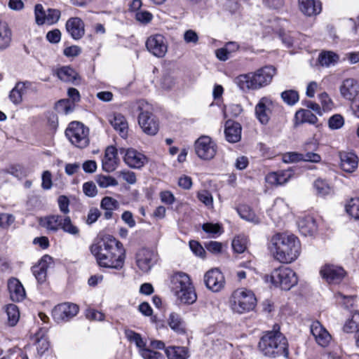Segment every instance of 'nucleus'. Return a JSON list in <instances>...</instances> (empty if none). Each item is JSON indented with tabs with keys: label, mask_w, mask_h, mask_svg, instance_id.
Returning <instances> with one entry per match:
<instances>
[{
	"label": "nucleus",
	"mask_w": 359,
	"mask_h": 359,
	"mask_svg": "<svg viewBox=\"0 0 359 359\" xmlns=\"http://www.w3.org/2000/svg\"><path fill=\"white\" fill-rule=\"evenodd\" d=\"M90 249L99 266L116 269L123 266L126 251L122 243L114 236H104Z\"/></svg>",
	"instance_id": "1"
},
{
	"label": "nucleus",
	"mask_w": 359,
	"mask_h": 359,
	"mask_svg": "<svg viewBox=\"0 0 359 359\" xmlns=\"http://www.w3.org/2000/svg\"><path fill=\"white\" fill-rule=\"evenodd\" d=\"M269 248L274 259L282 264L295 262L301 253L300 241L293 234L276 233L271 237Z\"/></svg>",
	"instance_id": "2"
},
{
	"label": "nucleus",
	"mask_w": 359,
	"mask_h": 359,
	"mask_svg": "<svg viewBox=\"0 0 359 359\" xmlns=\"http://www.w3.org/2000/svg\"><path fill=\"white\" fill-rule=\"evenodd\" d=\"M276 74L272 66H265L255 72L243 74L236 77L234 81L243 91L259 90L269 85Z\"/></svg>",
	"instance_id": "3"
},
{
	"label": "nucleus",
	"mask_w": 359,
	"mask_h": 359,
	"mask_svg": "<svg viewBox=\"0 0 359 359\" xmlns=\"http://www.w3.org/2000/svg\"><path fill=\"white\" fill-rule=\"evenodd\" d=\"M258 350L264 356L276 358L288 355V344L285 337L277 329L267 331L258 343Z\"/></svg>",
	"instance_id": "4"
},
{
	"label": "nucleus",
	"mask_w": 359,
	"mask_h": 359,
	"mask_svg": "<svg viewBox=\"0 0 359 359\" xmlns=\"http://www.w3.org/2000/svg\"><path fill=\"white\" fill-rule=\"evenodd\" d=\"M170 287L181 303L191 304L196 300V294L189 276L181 271L170 276Z\"/></svg>",
	"instance_id": "5"
},
{
	"label": "nucleus",
	"mask_w": 359,
	"mask_h": 359,
	"mask_svg": "<svg viewBox=\"0 0 359 359\" xmlns=\"http://www.w3.org/2000/svg\"><path fill=\"white\" fill-rule=\"evenodd\" d=\"M139 113L138 123L142 131L149 135H155L159 129L158 122L152 114L151 105L144 100H139L133 106Z\"/></svg>",
	"instance_id": "6"
},
{
	"label": "nucleus",
	"mask_w": 359,
	"mask_h": 359,
	"mask_svg": "<svg viewBox=\"0 0 359 359\" xmlns=\"http://www.w3.org/2000/svg\"><path fill=\"white\" fill-rule=\"evenodd\" d=\"M257 299L252 291L245 288H238L231 294L230 304L232 310L238 313H243L252 310Z\"/></svg>",
	"instance_id": "7"
},
{
	"label": "nucleus",
	"mask_w": 359,
	"mask_h": 359,
	"mask_svg": "<svg viewBox=\"0 0 359 359\" xmlns=\"http://www.w3.org/2000/svg\"><path fill=\"white\" fill-rule=\"evenodd\" d=\"M277 287L289 290L295 285L298 280L295 272L289 267L279 266L273 269L271 274L266 276V280Z\"/></svg>",
	"instance_id": "8"
},
{
	"label": "nucleus",
	"mask_w": 359,
	"mask_h": 359,
	"mask_svg": "<svg viewBox=\"0 0 359 359\" xmlns=\"http://www.w3.org/2000/svg\"><path fill=\"white\" fill-rule=\"evenodd\" d=\"M65 135L72 144L79 148H84L89 144L88 129L80 122L70 123Z\"/></svg>",
	"instance_id": "9"
},
{
	"label": "nucleus",
	"mask_w": 359,
	"mask_h": 359,
	"mask_svg": "<svg viewBox=\"0 0 359 359\" xmlns=\"http://www.w3.org/2000/svg\"><path fill=\"white\" fill-rule=\"evenodd\" d=\"M194 148L196 155L203 160L213 158L217 149L216 143L207 135L198 137L195 142Z\"/></svg>",
	"instance_id": "10"
},
{
	"label": "nucleus",
	"mask_w": 359,
	"mask_h": 359,
	"mask_svg": "<svg viewBox=\"0 0 359 359\" xmlns=\"http://www.w3.org/2000/svg\"><path fill=\"white\" fill-rule=\"evenodd\" d=\"M277 104L269 96L261 97L255 107L256 118L262 124H267Z\"/></svg>",
	"instance_id": "11"
},
{
	"label": "nucleus",
	"mask_w": 359,
	"mask_h": 359,
	"mask_svg": "<svg viewBox=\"0 0 359 359\" xmlns=\"http://www.w3.org/2000/svg\"><path fill=\"white\" fill-rule=\"evenodd\" d=\"M124 163L130 168L140 169L148 161L147 156L133 148H120Z\"/></svg>",
	"instance_id": "12"
},
{
	"label": "nucleus",
	"mask_w": 359,
	"mask_h": 359,
	"mask_svg": "<svg viewBox=\"0 0 359 359\" xmlns=\"http://www.w3.org/2000/svg\"><path fill=\"white\" fill-rule=\"evenodd\" d=\"M79 306L73 303L65 302L54 307L52 316L57 323L67 322L79 312Z\"/></svg>",
	"instance_id": "13"
},
{
	"label": "nucleus",
	"mask_w": 359,
	"mask_h": 359,
	"mask_svg": "<svg viewBox=\"0 0 359 359\" xmlns=\"http://www.w3.org/2000/svg\"><path fill=\"white\" fill-rule=\"evenodd\" d=\"M156 261V253L149 249H140L136 255V264L143 273L149 272Z\"/></svg>",
	"instance_id": "14"
},
{
	"label": "nucleus",
	"mask_w": 359,
	"mask_h": 359,
	"mask_svg": "<svg viewBox=\"0 0 359 359\" xmlns=\"http://www.w3.org/2000/svg\"><path fill=\"white\" fill-rule=\"evenodd\" d=\"M320 273L329 284H339L346 275V272L342 267L332 264L323 266L320 271Z\"/></svg>",
	"instance_id": "15"
},
{
	"label": "nucleus",
	"mask_w": 359,
	"mask_h": 359,
	"mask_svg": "<svg viewBox=\"0 0 359 359\" xmlns=\"http://www.w3.org/2000/svg\"><path fill=\"white\" fill-rule=\"evenodd\" d=\"M204 283L207 288L217 292L224 287V277L218 269H212L205 273Z\"/></svg>",
	"instance_id": "16"
},
{
	"label": "nucleus",
	"mask_w": 359,
	"mask_h": 359,
	"mask_svg": "<svg viewBox=\"0 0 359 359\" xmlns=\"http://www.w3.org/2000/svg\"><path fill=\"white\" fill-rule=\"evenodd\" d=\"M147 50L158 57H163L168 50L165 38L161 34H154L149 36L146 42Z\"/></svg>",
	"instance_id": "17"
},
{
	"label": "nucleus",
	"mask_w": 359,
	"mask_h": 359,
	"mask_svg": "<svg viewBox=\"0 0 359 359\" xmlns=\"http://www.w3.org/2000/svg\"><path fill=\"white\" fill-rule=\"evenodd\" d=\"M339 93L346 100L354 101L359 95V81L354 78L345 79L339 86Z\"/></svg>",
	"instance_id": "18"
},
{
	"label": "nucleus",
	"mask_w": 359,
	"mask_h": 359,
	"mask_svg": "<svg viewBox=\"0 0 359 359\" xmlns=\"http://www.w3.org/2000/svg\"><path fill=\"white\" fill-rule=\"evenodd\" d=\"M290 212V210L286 202L282 198H276L269 212V215L276 224H279L287 217Z\"/></svg>",
	"instance_id": "19"
},
{
	"label": "nucleus",
	"mask_w": 359,
	"mask_h": 359,
	"mask_svg": "<svg viewBox=\"0 0 359 359\" xmlns=\"http://www.w3.org/2000/svg\"><path fill=\"white\" fill-rule=\"evenodd\" d=\"M310 328L316 343L322 347L327 346L332 337L322 324L319 321H314L311 323Z\"/></svg>",
	"instance_id": "20"
},
{
	"label": "nucleus",
	"mask_w": 359,
	"mask_h": 359,
	"mask_svg": "<svg viewBox=\"0 0 359 359\" xmlns=\"http://www.w3.org/2000/svg\"><path fill=\"white\" fill-rule=\"evenodd\" d=\"M119 159L117 156V149L110 146L107 147L104 156L102 159V167L104 171L111 172L118 167Z\"/></svg>",
	"instance_id": "21"
},
{
	"label": "nucleus",
	"mask_w": 359,
	"mask_h": 359,
	"mask_svg": "<svg viewBox=\"0 0 359 359\" xmlns=\"http://www.w3.org/2000/svg\"><path fill=\"white\" fill-rule=\"evenodd\" d=\"M67 32L75 40L81 39L85 34V25L83 20L77 17L69 18L65 25Z\"/></svg>",
	"instance_id": "22"
},
{
	"label": "nucleus",
	"mask_w": 359,
	"mask_h": 359,
	"mask_svg": "<svg viewBox=\"0 0 359 359\" xmlns=\"http://www.w3.org/2000/svg\"><path fill=\"white\" fill-rule=\"evenodd\" d=\"M108 121L123 138L128 137V124L123 115L119 113H114L108 116Z\"/></svg>",
	"instance_id": "23"
},
{
	"label": "nucleus",
	"mask_w": 359,
	"mask_h": 359,
	"mask_svg": "<svg viewBox=\"0 0 359 359\" xmlns=\"http://www.w3.org/2000/svg\"><path fill=\"white\" fill-rule=\"evenodd\" d=\"M51 263L52 257L46 255L43 256L38 264L32 267L33 275L39 283H43L46 280L47 270Z\"/></svg>",
	"instance_id": "24"
},
{
	"label": "nucleus",
	"mask_w": 359,
	"mask_h": 359,
	"mask_svg": "<svg viewBox=\"0 0 359 359\" xmlns=\"http://www.w3.org/2000/svg\"><path fill=\"white\" fill-rule=\"evenodd\" d=\"M340 167L346 172H354L358 165V157L353 152L341 151L339 153Z\"/></svg>",
	"instance_id": "25"
},
{
	"label": "nucleus",
	"mask_w": 359,
	"mask_h": 359,
	"mask_svg": "<svg viewBox=\"0 0 359 359\" xmlns=\"http://www.w3.org/2000/svg\"><path fill=\"white\" fill-rule=\"evenodd\" d=\"M7 285L10 297L13 301L20 302L25 299L26 296L25 290L18 279L11 278L8 279Z\"/></svg>",
	"instance_id": "26"
},
{
	"label": "nucleus",
	"mask_w": 359,
	"mask_h": 359,
	"mask_svg": "<svg viewBox=\"0 0 359 359\" xmlns=\"http://www.w3.org/2000/svg\"><path fill=\"white\" fill-rule=\"evenodd\" d=\"M242 128L239 123L229 120L226 122L224 134L226 140L231 143H236L241 139Z\"/></svg>",
	"instance_id": "27"
},
{
	"label": "nucleus",
	"mask_w": 359,
	"mask_h": 359,
	"mask_svg": "<svg viewBox=\"0 0 359 359\" xmlns=\"http://www.w3.org/2000/svg\"><path fill=\"white\" fill-rule=\"evenodd\" d=\"M298 3L301 12L307 16L317 15L322 11L319 0H298Z\"/></svg>",
	"instance_id": "28"
},
{
	"label": "nucleus",
	"mask_w": 359,
	"mask_h": 359,
	"mask_svg": "<svg viewBox=\"0 0 359 359\" xmlns=\"http://www.w3.org/2000/svg\"><path fill=\"white\" fill-rule=\"evenodd\" d=\"M32 83L30 81L18 82L15 87L11 90L9 98L15 104H19L22 101V95L31 88Z\"/></svg>",
	"instance_id": "29"
},
{
	"label": "nucleus",
	"mask_w": 359,
	"mask_h": 359,
	"mask_svg": "<svg viewBox=\"0 0 359 359\" xmlns=\"http://www.w3.org/2000/svg\"><path fill=\"white\" fill-rule=\"evenodd\" d=\"M297 225L300 233L305 236H312L317 231L316 220L311 215L300 218Z\"/></svg>",
	"instance_id": "30"
},
{
	"label": "nucleus",
	"mask_w": 359,
	"mask_h": 359,
	"mask_svg": "<svg viewBox=\"0 0 359 359\" xmlns=\"http://www.w3.org/2000/svg\"><path fill=\"white\" fill-rule=\"evenodd\" d=\"M168 324L175 332L182 334L186 332L185 323L180 314L170 313L167 320Z\"/></svg>",
	"instance_id": "31"
},
{
	"label": "nucleus",
	"mask_w": 359,
	"mask_h": 359,
	"mask_svg": "<svg viewBox=\"0 0 359 359\" xmlns=\"http://www.w3.org/2000/svg\"><path fill=\"white\" fill-rule=\"evenodd\" d=\"M12 41V32L8 26L0 20V52L8 48Z\"/></svg>",
	"instance_id": "32"
},
{
	"label": "nucleus",
	"mask_w": 359,
	"mask_h": 359,
	"mask_svg": "<svg viewBox=\"0 0 359 359\" xmlns=\"http://www.w3.org/2000/svg\"><path fill=\"white\" fill-rule=\"evenodd\" d=\"M294 118L296 121V125L304 123L316 124L318 121L317 116L310 110L304 109H299L295 113Z\"/></svg>",
	"instance_id": "33"
},
{
	"label": "nucleus",
	"mask_w": 359,
	"mask_h": 359,
	"mask_svg": "<svg viewBox=\"0 0 359 359\" xmlns=\"http://www.w3.org/2000/svg\"><path fill=\"white\" fill-rule=\"evenodd\" d=\"M56 75L64 82L73 83L78 79V74L72 67L64 66L57 69Z\"/></svg>",
	"instance_id": "34"
},
{
	"label": "nucleus",
	"mask_w": 359,
	"mask_h": 359,
	"mask_svg": "<svg viewBox=\"0 0 359 359\" xmlns=\"http://www.w3.org/2000/svg\"><path fill=\"white\" fill-rule=\"evenodd\" d=\"M168 359H187L189 351L184 346H169L165 350Z\"/></svg>",
	"instance_id": "35"
},
{
	"label": "nucleus",
	"mask_w": 359,
	"mask_h": 359,
	"mask_svg": "<svg viewBox=\"0 0 359 359\" xmlns=\"http://www.w3.org/2000/svg\"><path fill=\"white\" fill-rule=\"evenodd\" d=\"M62 217L58 215H53L46 217L41 219V224L48 230L57 231L61 225Z\"/></svg>",
	"instance_id": "36"
},
{
	"label": "nucleus",
	"mask_w": 359,
	"mask_h": 359,
	"mask_svg": "<svg viewBox=\"0 0 359 359\" xmlns=\"http://www.w3.org/2000/svg\"><path fill=\"white\" fill-rule=\"evenodd\" d=\"M237 212L243 219L252 222L255 224L260 222L259 217H257L251 208L246 205H240L237 208Z\"/></svg>",
	"instance_id": "37"
},
{
	"label": "nucleus",
	"mask_w": 359,
	"mask_h": 359,
	"mask_svg": "<svg viewBox=\"0 0 359 359\" xmlns=\"http://www.w3.org/2000/svg\"><path fill=\"white\" fill-rule=\"evenodd\" d=\"M339 60V55L332 51H323L318 56L319 63L326 67L336 65Z\"/></svg>",
	"instance_id": "38"
},
{
	"label": "nucleus",
	"mask_w": 359,
	"mask_h": 359,
	"mask_svg": "<svg viewBox=\"0 0 359 359\" xmlns=\"http://www.w3.org/2000/svg\"><path fill=\"white\" fill-rule=\"evenodd\" d=\"M344 332L347 333H353L359 331V312L355 311L352 314L350 319H348L343 327Z\"/></svg>",
	"instance_id": "39"
},
{
	"label": "nucleus",
	"mask_w": 359,
	"mask_h": 359,
	"mask_svg": "<svg viewBox=\"0 0 359 359\" xmlns=\"http://www.w3.org/2000/svg\"><path fill=\"white\" fill-rule=\"evenodd\" d=\"M313 187L316 194L320 196H327L332 191L330 184L322 179L316 180L313 183Z\"/></svg>",
	"instance_id": "40"
},
{
	"label": "nucleus",
	"mask_w": 359,
	"mask_h": 359,
	"mask_svg": "<svg viewBox=\"0 0 359 359\" xmlns=\"http://www.w3.org/2000/svg\"><path fill=\"white\" fill-rule=\"evenodd\" d=\"M345 124L344 117L340 114H335L331 116L327 121V125L330 130H339Z\"/></svg>",
	"instance_id": "41"
},
{
	"label": "nucleus",
	"mask_w": 359,
	"mask_h": 359,
	"mask_svg": "<svg viewBox=\"0 0 359 359\" xmlns=\"http://www.w3.org/2000/svg\"><path fill=\"white\" fill-rule=\"evenodd\" d=\"M346 211L352 217L359 220V198H353L346 203Z\"/></svg>",
	"instance_id": "42"
},
{
	"label": "nucleus",
	"mask_w": 359,
	"mask_h": 359,
	"mask_svg": "<svg viewBox=\"0 0 359 359\" xmlns=\"http://www.w3.org/2000/svg\"><path fill=\"white\" fill-rule=\"evenodd\" d=\"M6 312L8 316V320L11 325H15L20 318V312L15 304H11L6 306Z\"/></svg>",
	"instance_id": "43"
},
{
	"label": "nucleus",
	"mask_w": 359,
	"mask_h": 359,
	"mask_svg": "<svg viewBox=\"0 0 359 359\" xmlns=\"http://www.w3.org/2000/svg\"><path fill=\"white\" fill-rule=\"evenodd\" d=\"M60 229H62L65 232L73 236L79 235V229L76 226L73 224L69 217H62Z\"/></svg>",
	"instance_id": "44"
},
{
	"label": "nucleus",
	"mask_w": 359,
	"mask_h": 359,
	"mask_svg": "<svg viewBox=\"0 0 359 359\" xmlns=\"http://www.w3.org/2000/svg\"><path fill=\"white\" fill-rule=\"evenodd\" d=\"M98 186L101 188H107L109 187H116L118 185L117 180L109 175H97L95 180Z\"/></svg>",
	"instance_id": "45"
},
{
	"label": "nucleus",
	"mask_w": 359,
	"mask_h": 359,
	"mask_svg": "<svg viewBox=\"0 0 359 359\" xmlns=\"http://www.w3.org/2000/svg\"><path fill=\"white\" fill-rule=\"evenodd\" d=\"M248 238L244 236H238L232 241V248L235 252L243 253L247 248Z\"/></svg>",
	"instance_id": "46"
},
{
	"label": "nucleus",
	"mask_w": 359,
	"mask_h": 359,
	"mask_svg": "<svg viewBox=\"0 0 359 359\" xmlns=\"http://www.w3.org/2000/svg\"><path fill=\"white\" fill-rule=\"evenodd\" d=\"M126 337L130 341L135 343L136 346L139 348L140 353H142V350L147 348L145 347L146 344L143 341L140 334L136 333L134 331L129 330L126 332Z\"/></svg>",
	"instance_id": "47"
},
{
	"label": "nucleus",
	"mask_w": 359,
	"mask_h": 359,
	"mask_svg": "<svg viewBox=\"0 0 359 359\" xmlns=\"http://www.w3.org/2000/svg\"><path fill=\"white\" fill-rule=\"evenodd\" d=\"M281 98L288 105L295 104L299 99L297 91L294 90H285L281 93Z\"/></svg>",
	"instance_id": "48"
},
{
	"label": "nucleus",
	"mask_w": 359,
	"mask_h": 359,
	"mask_svg": "<svg viewBox=\"0 0 359 359\" xmlns=\"http://www.w3.org/2000/svg\"><path fill=\"white\" fill-rule=\"evenodd\" d=\"M6 172L15 176V177L22 179L28 176L29 171L22 165H15L7 168Z\"/></svg>",
	"instance_id": "49"
},
{
	"label": "nucleus",
	"mask_w": 359,
	"mask_h": 359,
	"mask_svg": "<svg viewBox=\"0 0 359 359\" xmlns=\"http://www.w3.org/2000/svg\"><path fill=\"white\" fill-rule=\"evenodd\" d=\"M318 100L319 102H320L321 107L324 112L331 111L334 107V104L332 100L325 92L318 95Z\"/></svg>",
	"instance_id": "50"
},
{
	"label": "nucleus",
	"mask_w": 359,
	"mask_h": 359,
	"mask_svg": "<svg viewBox=\"0 0 359 359\" xmlns=\"http://www.w3.org/2000/svg\"><path fill=\"white\" fill-rule=\"evenodd\" d=\"M47 12L41 4H36L34 8L35 21L38 25H42L46 23Z\"/></svg>",
	"instance_id": "51"
},
{
	"label": "nucleus",
	"mask_w": 359,
	"mask_h": 359,
	"mask_svg": "<svg viewBox=\"0 0 359 359\" xmlns=\"http://www.w3.org/2000/svg\"><path fill=\"white\" fill-rule=\"evenodd\" d=\"M118 205V202L116 199L109 196L103 198L100 204L101 208L105 210H116Z\"/></svg>",
	"instance_id": "52"
},
{
	"label": "nucleus",
	"mask_w": 359,
	"mask_h": 359,
	"mask_svg": "<svg viewBox=\"0 0 359 359\" xmlns=\"http://www.w3.org/2000/svg\"><path fill=\"white\" fill-rule=\"evenodd\" d=\"M117 176L121 177L124 181L130 184H134L136 182V175L134 172L123 170L117 172Z\"/></svg>",
	"instance_id": "53"
},
{
	"label": "nucleus",
	"mask_w": 359,
	"mask_h": 359,
	"mask_svg": "<svg viewBox=\"0 0 359 359\" xmlns=\"http://www.w3.org/2000/svg\"><path fill=\"white\" fill-rule=\"evenodd\" d=\"M202 229L205 232L211 234L212 236L220 234L222 232V227L219 224L205 223L203 224Z\"/></svg>",
	"instance_id": "54"
},
{
	"label": "nucleus",
	"mask_w": 359,
	"mask_h": 359,
	"mask_svg": "<svg viewBox=\"0 0 359 359\" xmlns=\"http://www.w3.org/2000/svg\"><path fill=\"white\" fill-rule=\"evenodd\" d=\"M183 39L186 43H192L196 45L198 43L199 37L198 34L193 29H188L183 34Z\"/></svg>",
	"instance_id": "55"
},
{
	"label": "nucleus",
	"mask_w": 359,
	"mask_h": 359,
	"mask_svg": "<svg viewBox=\"0 0 359 359\" xmlns=\"http://www.w3.org/2000/svg\"><path fill=\"white\" fill-rule=\"evenodd\" d=\"M60 17V11L57 9L49 8L47 11L46 23L53 25L56 23Z\"/></svg>",
	"instance_id": "56"
},
{
	"label": "nucleus",
	"mask_w": 359,
	"mask_h": 359,
	"mask_svg": "<svg viewBox=\"0 0 359 359\" xmlns=\"http://www.w3.org/2000/svg\"><path fill=\"white\" fill-rule=\"evenodd\" d=\"M277 174L279 186L287 183L294 175L292 170H280L277 172Z\"/></svg>",
	"instance_id": "57"
},
{
	"label": "nucleus",
	"mask_w": 359,
	"mask_h": 359,
	"mask_svg": "<svg viewBox=\"0 0 359 359\" xmlns=\"http://www.w3.org/2000/svg\"><path fill=\"white\" fill-rule=\"evenodd\" d=\"M15 222V217L11 214L0 213V227L8 229Z\"/></svg>",
	"instance_id": "58"
},
{
	"label": "nucleus",
	"mask_w": 359,
	"mask_h": 359,
	"mask_svg": "<svg viewBox=\"0 0 359 359\" xmlns=\"http://www.w3.org/2000/svg\"><path fill=\"white\" fill-rule=\"evenodd\" d=\"M263 4L271 10L281 9L285 4L284 0H262Z\"/></svg>",
	"instance_id": "59"
},
{
	"label": "nucleus",
	"mask_w": 359,
	"mask_h": 359,
	"mask_svg": "<svg viewBox=\"0 0 359 359\" xmlns=\"http://www.w3.org/2000/svg\"><path fill=\"white\" fill-rule=\"evenodd\" d=\"M83 191L89 197H94L97 193V187L93 182H85L83 184Z\"/></svg>",
	"instance_id": "60"
},
{
	"label": "nucleus",
	"mask_w": 359,
	"mask_h": 359,
	"mask_svg": "<svg viewBox=\"0 0 359 359\" xmlns=\"http://www.w3.org/2000/svg\"><path fill=\"white\" fill-rule=\"evenodd\" d=\"M198 198L206 206H212L213 199L211 194L208 191L203 190L198 194Z\"/></svg>",
	"instance_id": "61"
},
{
	"label": "nucleus",
	"mask_w": 359,
	"mask_h": 359,
	"mask_svg": "<svg viewBox=\"0 0 359 359\" xmlns=\"http://www.w3.org/2000/svg\"><path fill=\"white\" fill-rule=\"evenodd\" d=\"M152 18V14L147 11L140 10L137 11L135 13L136 20L142 23L149 22Z\"/></svg>",
	"instance_id": "62"
},
{
	"label": "nucleus",
	"mask_w": 359,
	"mask_h": 359,
	"mask_svg": "<svg viewBox=\"0 0 359 359\" xmlns=\"http://www.w3.org/2000/svg\"><path fill=\"white\" fill-rule=\"evenodd\" d=\"M140 354L144 359H165L164 356L161 353L149 348L142 350Z\"/></svg>",
	"instance_id": "63"
},
{
	"label": "nucleus",
	"mask_w": 359,
	"mask_h": 359,
	"mask_svg": "<svg viewBox=\"0 0 359 359\" xmlns=\"http://www.w3.org/2000/svg\"><path fill=\"white\" fill-rule=\"evenodd\" d=\"M86 318L91 320L102 321L104 318V315L97 310L89 309L86 310Z\"/></svg>",
	"instance_id": "64"
}]
</instances>
